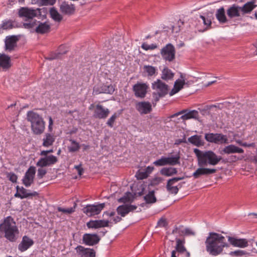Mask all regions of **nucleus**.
<instances>
[{"instance_id": "1", "label": "nucleus", "mask_w": 257, "mask_h": 257, "mask_svg": "<svg viewBox=\"0 0 257 257\" xmlns=\"http://www.w3.org/2000/svg\"><path fill=\"white\" fill-rule=\"evenodd\" d=\"M206 251L213 256L221 254L224 247H228L229 244L225 241V237L221 234L210 232L205 241Z\"/></svg>"}, {"instance_id": "2", "label": "nucleus", "mask_w": 257, "mask_h": 257, "mask_svg": "<svg viewBox=\"0 0 257 257\" xmlns=\"http://www.w3.org/2000/svg\"><path fill=\"white\" fill-rule=\"evenodd\" d=\"M199 167H206L208 165L215 166L222 159L220 156H217L212 151H202L198 149H194Z\"/></svg>"}, {"instance_id": "3", "label": "nucleus", "mask_w": 257, "mask_h": 257, "mask_svg": "<svg viewBox=\"0 0 257 257\" xmlns=\"http://www.w3.org/2000/svg\"><path fill=\"white\" fill-rule=\"evenodd\" d=\"M15 224L11 216L5 218L3 223L0 224V232L5 233V237L10 242L16 241L19 233L18 228Z\"/></svg>"}, {"instance_id": "4", "label": "nucleus", "mask_w": 257, "mask_h": 257, "mask_svg": "<svg viewBox=\"0 0 257 257\" xmlns=\"http://www.w3.org/2000/svg\"><path fill=\"white\" fill-rule=\"evenodd\" d=\"M27 119L31 123V131L33 134H42L45 129V122L43 118L38 113L30 110L27 112Z\"/></svg>"}, {"instance_id": "5", "label": "nucleus", "mask_w": 257, "mask_h": 257, "mask_svg": "<svg viewBox=\"0 0 257 257\" xmlns=\"http://www.w3.org/2000/svg\"><path fill=\"white\" fill-rule=\"evenodd\" d=\"M146 186L145 183L137 185V188L134 190L133 193L126 192L123 196L118 199V202L123 203L133 202L136 197L142 196L145 194Z\"/></svg>"}, {"instance_id": "6", "label": "nucleus", "mask_w": 257, "mask_h": 257, "mask_svg": "<svg viewBox=\"0 0 257 257\" xmlns=\"http://www.w3.org/2000/svg\"><path fill=\"white\" fill-rule=\"evenodd\" d=\"M204 138L206 141L215 144H227L228 140L226 135L219 133H206Z\"/></svg>"}, {"instance_id": "7", "label": "nucleus", "mask_w": 257, "mask_h": 257, "mask_svg": "<svg viewBox=\"0 0 257 257\" xmlns=\"http://www.w3.org/2000/svg\"><path fill=\"white\" fill-rule=\"evenodd\" d=\"M160 53L164 60L172 62L175 59L176 49L173 44L168 43L162 48Z\"/></svg>"}, {"instance_id": "8", "label": "nucleus", "mask_w": 257, "mask_h": 257, "mask_svg": "<svg viewBox=\"0 0 257 257\" xmlns=\"http://www.w3.org/2000/svg\"><path fill=\"white\" fill-rule=\"evenodd\" d=\"M104 203L98 204H88L82 209V211L88 217H92L99 214L101 210L105 207Z\"/></svg>"}, {"instance_id": "9", "label": "nucleus", "mask_w": 257, "mask_h": 257, "mask_svg": "<svg viewBox=\"0 0 257 257\" xmlns=\"http://www.w3.org/2000/svg\"><path fill=\"white\" fill-rule=\"evenodd\" d=\"M180 115H182L179 119L186 120L190 119H198L199 112L196 110H189L188 109H184L182 110L172 114L170 117L174 118Z\"/></svg>"}, {"instance_id": "10", "label": "nucleus", "mask_w": 257, "mask_h": 257, "mask_svg": "<svg viewBox=\"0 0 257 257\" xmlns=\"http://www.w3.org/2000/svg\"><path fill=\"white\" fill-rule=\"evenodd\" d=\"M184 178V177H176L168 180L166 186L167 191L171 194H173L175 195L177 194L179 191V189L182 187V185L183 184L185 183V182L179 183L177 186H173V185L176 182L182 180Z\"/></svg>"}, {"instance_id": "11", "label": "nucleus", "mask_w": 257, "mask_h": 257, "mask_svg": "<svg viewBox=\"0 0 257 257\" xmlns=\"http://www.w3.org/2000/svg\"><path fill=\"white\" fill-rule=\"evenodd\" d=\"M226 14L229 23H231L232 21L235 22V20H241L239 18L242 17L240 11V6L235 4L231 5L227 9Z\"/></svg>"}, {"instance_id": "12", "label": "nucleus", "mask_w": 257, "mask_h": 257, "mask_svg": "<svg viewBox=\"0 0 257 257\" xmlns=\"http://www.w3.org/2000/svg\"><path fill=\"white\" fill-rule=\"evenodd\" d=\"M152 88L154 90H158L157 92L160 96H165L169 90V85L159 79L152 83Z\"/></svg>"}, {"instance_id": "13", "label": "nucleus", "mask_w": 257, "mask_h": 257, "mask_svg": "<svg viewBox=\"0 0 257 257\" xmlns=\"http://www.w3.org/2000/svg\"><path fill=\"white\" fill-rule=\"evenodd\" d=\"M149 88V85L145 83L137 82L133 86V91L137 97L144 98Z\"/></svg>"}, {"instance_id": "14", "label": "nucleus", "mask_w": 257, "mask_h": 257, "mask_svg": "<svg viewBox=\"0 0 257 257\" xmlns=\"http://www.w3.org/2000/svg\"><path fill=\"white\" fill-rule=\"evenodd\" d=\"M101 237L97 233H85L82 236V243L88 246L97 244Z\"/></svg>"}, {"instance_id": "15", "label": "nucleus", "mask_w": 257, "mask_h": 257, "mask_svg": "<svg viewBox=\"0 0 257 257\" xmlns=\"http://www.w3.org/2000/svg\"><path fill=\"white\" fill-rule=\"evenodd\" d=\"M21 38V35H12L7 36L5 41V50L11 52L17 46V43Z\"/></svg>"}, {"instance_id": "16", "label": "nucleus", "mask_w": 257, "mask_h": 257, "mask_svg": "<svg viewBox=\"0 0 257 257\" xmlns=\"http://www.w3.org/2000/svg\"><path fill=\"white\" fill-rule=\"evenodd\" d=\"M77 255L80 257H96V251L93 248L85 247L78 245L75 248Z\"/></svg>"}, {"instance_id": "17", "label": "nucleus", "mask_w": 257, "mask_h": 257, "mask_svg": "<svg viewBox=\"0 0 257 257\" xmlns=\"http://www.w3.org/2000/svg\"><path fill=\"white\" fill-rule=\"evenodd\" d=\"M57 162V158L53 155H50L48 156L41 158L37 163L36 165L38 167L43 168L52 166L56 164Z\"/></svg>"}, {"instance_id": "18", "label": "nucleus", "mask_w": 257, "mask_h": 257, "mask_svg": "<svg viewBox=\"0 0 257 257\" xmlns=\"http://www.w3.org/2000/svg\"><path fill=\"white\" fill-rule=\"evenodd\" d=\"M108 220H90L86 223V226L89 229H96L99 228L109 226Z\"/></svg>"}, {"instance_id": "19", "label": "nucleus", "mask_w": 257, "mask_h": 257, "mask_svg": "<svg viewBox=\"0 0 257 257\" xmlns=\"http://www.w3.org/2000/svg\"><path fill=\"white\" fill-rule=\"evenodd\" d=\"M110 111L100 104H97L93 113V117L96 118L104 119L109 115Z\"/></svg>"}, {"instance_id": "20", "label": "nucleus", "mask_w": 257, "mask_h": 257, "mask_svg": "<svg viewBox=\"0 0 257 257\" xmlns=\"http://www.w3.org/2000/svg\"><path fill=\"white\" fill-rule=\"evenodd\" d=\"M217 170L214 168H207L205 167H199L193 174L195 179L199 178L201 176H208L216 173Z\"/></svg>"}, {"instance_id": "21", "label": "nucleus", "mask_w": 257, "mask_h": 257, "mask_svg": "<svg viewBox=\"0 0 257 257\" xmlns=\"http://www.w3.org/2000/svg\"><path fill=\"white\" fill-rule=\"evenodd\" d=\"M229 244L233 246L244 248L248 245V241L245 238H237L234 236H227Z\"/></svg>"}, {"instance_id": "22", "label": "nucleus", "mask_w": 257, "mask_h": 257, "mask_svg": "<svg viewBox=\"0 0 257 257\" xmlns=\"http://www.w3.org/2000/svg\"><path fill=\"white\" fill-rule=\"evenodd\" d=\"M18 14L20 17H25L28 20L33 19V18L38 16L37 11L27 7L20 9Z\"/></svg>"}, {"instance_id": "23", "label": "nucleus", "mask_w": 257, "mask_h": 257, "mask_svg": "<svg viewBox=\"0 0 257 257\" xmlns=\"http://www.w3.org/2000/svg\"><path fill=\"white\" fill-rule=\"evenodd\" d=\"M176 244L175 246V249L173 250L176 253H178V256L180 255V254L184 252L189 255V251L187 250L185 246V239L184 238H179L176 237L175 239Z\"/></svg>"}, {"instance_id": "24", "label": "nucleus", "mask_w": 257, "mask_h": 257, "mask_svg": "<svg viewBox=\"0 0 257 257\" xmlns=\"http://www.w3.org/2000/svg\"><path fill=\"white\" fill-rule=\"evenodd\" d=\"M34 243L32 239L27 235H24L22 237V240L18 245V249L21 252H24L29 249Z\"/></svg>"}, {"instance_id": "25", "label": "nucleus", "mask_w": 257, "mask_h": 257, "mask_svg": "<svg viewBox=\"0 0 257 257\" xmlns=\"http://www.w3.org/2000/svg\"><path fill=\"white\" fill-rule=\"evenodd\" d=\"M60 11L64 15L71 16L75 13V7L74 4L69 5L68 2L64 1L60 6Z\"/></svg>"}, {"instance_id": "26", "label": "nucleus", "mask_w": 257, "mask_h": 257, "mask_svg": "<svg viewBox=\"0 0 257 257\" xmlns=\"http://www.w3.org/2000/svg\"><path fill=\"white\" fill-rule=\"evenodd\" d=\"M226 13V11L225 10L223 7H221L216 10L215 17L220 24L229 23L228 18H227Z\"/></svg>"}, {"instance_id": "27", "label": "nucleus", "mask_w": 257, "mask_h": 257, "mask_svg": "<svg viewBox=\"0 0 257 257\" xmlns=\"http://www.w3.org/2000/svg\"><path fill=\"white\" fill-rule=\"evenodd\" d=\"M137 110L142 114L149 113L152 110V106L149 102H139L136 105Z\"/></svg>"}, {"instance_id": "28", "label": "nucleus", "mask_w": 257, "mask_h": 257, "mask_svg": "<svg viewBox=\"0 0 257 257\" xmlns=\"http://www.w3.org/2000/svg\"><path fill=\"white\" fill-rule=\"evenodd\" d=\"M244 150L237 146L234 145H229L225 147L221 151L220 154H230L235 153H243Z\"/></svg>"}, {"instance_id": "29", "label": "nucleus", "mask_w": 257, "mask_h": 257, "mask_svg": "<svg viewBox=\"0 0 257 257\" xmlns=\"http://www.w3.org/2000/svg\"><path fill=\"white\" fill-rule=\"evenodd\" d=\"M255 0H252L250 2H248L244 4L242 6H240V11L242 17H243L246 14H250L252 10L256 7L255 5Z\"/></svg>"}, {"instance_id": "30", "label": "nucleus", "mask_w": 257, "mask_h": 257, "mask_svg": "<svg viewBox=\"0 0 257 257\" xmlns=\"http://www.w3.org/2000/svg\"><path fill=\"white\" fill-rule=\"evenodd\" d=\"M93 91L96 94L101 93L112 94L114 91V87L111 84H103L100 87L94 88Z\"/></svg>"}, {"instance_id": "31", "label": "nucleus", "mask_w": 257, "mask_h": 257, "mask_svg": "<svg viewBox=\"0 0 257 257\" xmlns=\"http://www.w3.org/2000/svg\"><path fill=\"white\" fill-rule=\"evenodd\" d=\"M51 31V26L48 22L38 23L35 29V32L40 34L49 33Z\"/></svg>"}, {"instance_id": "32", "label": "nucleus", "mask_w": 257, "mask_h": 257, "mask_svg": "<svg viewBox=\"0 0 257 257\" xmlns=\"http://www.w3.org/2000/svg\"><path fill=\"white\" fill-rule=\"evenodd\" d=\"M28 190L24 188L23 187H21V191L20 192H16L14 196L17 198H19L21 199L27 198L29 197L33 196H38L39 193L37 192L34 191L31 193L27 192Z\"/></svg>"}, {"instance_id": "33", "label": "nucleus", "mask_w": 257, "mask_h": 257, "mask_svg": "<svg viewBox=\"0 0 257 257\" xmlns=\"http://www.w3.org/2000/svg\"><path fill=\"white\" fill-rule=\"evenodd\" d=\"M11 57L5 54L0 55V67L3 69H9L11 67Z\"/></svg>"}, {"instance_id": "34", "label": "nucleus", "mask_w": 257, "mask_h": 257, "mask_svg": "<svg viewBox=\"0 0 257 257\" xmlns=\"http://www.w3.org/2000/svg\"><path fill=\"white\" fill-rule=\"evenodd\" d=\"M188 141L191 144L196 147H199L204 145V142L202 139V136L195 135L188 139Z\"/></svg>"}, {"instance_id": "35", "label": "nucleus", "mask_w": 257, "mask_h": 257, "mask_svg": "<svg viewBox=\"0 0 257 257\" xmlns=\"http://www.w3.org/2000/svg\"><path fill=\"white\" fill-rule=\"evenodd\" d=\"M55 141V136L51 133H46L43 139V146L49 147L52 146Z\"/></svg>"}, {"instance_id": "36", "label": "nucleus", "mask_w": 257, "mask_h": 257, "mask_svg": "<svg viewBox=\"0 0 257 257\" xmlns=\"http://www.w3.org/2000/svg\"><path fill=\"white\" fill-rule=\"evenodd\" d=\"M160 173L163 176L170 177L177 174L178 170L177 168L174 167H164L160 170Z\"/></svg>"}, {"instance_id": "37", "label": "nucleus", "mask_w": 257, "mask_h": 257, "mask_svg": "<svg viewBox=\"0 0 257 257\" xmlns=\"http://www.w3.org/2000/svg\"><path fill=\"white\" fill-rule=\"evenodd\" d=\"M154 190L149 191V193L144 196V199L146 204H153L157 202V199L155 195Z\"/></svg>"}, {"instance_id": "38", "label": "nucleus", "mask_w": 257, "mask_h": 257, "mask_svg": "<svg viewBox=\"0 0 257 257\" xmlns=\"http://www.w3.org/2000/svg\"><path fill=\"white\" fill-rule=\"evenodd\" d=\"M200 18L203 20L204 25L206 26L207 28H211L212 20L214 19L212 13H208L206 16L200 15Z\"/></svg>"}, {"instance_id": "39", "label": "nucleus", "mask_w": 257, "mask_h": 257, "mask_svg": "<svg viewBox=\"0 0 257 257\" xmlns=\"http://www.w3.org/2000/svg\"><path fill=\"white\" fill-rule=\"evenodd\" d=\"M180 156L179 154L175 156L166 157L167 165L175 166L180 164Z\"/></svg>"}, {"instance_id": "40", "label": "nucleus", "mask_w": 257, "mask_h": 257, "mask_svg": "<svg viewBox=\"0 0 257 257\" xmlns=\"http://www.w3.org/2000/svg\"><path fill=\"white\" fill-rule=\"evenodd\" d=\"M174 76V73L169 69L168 67H165L162 70V73L161 75V78L163 80L168 81L173 79Z\"/></svg>"}, {"instance_id": "41", "label": "nucleus", "mask_w": 257, "mask_h": 257, "mask_svg": "<svg viewBox=\"0 0 257 257\" xmlns=\"http://www.w3.org/2000/svg\"><path fill=\"white\" fill-rule=\"evenodd\" d=\"M51 18L55 21L60 22L62 21L63 17L58 12L56 9L54 7L51 8L49 11Z\"/></svg>"}, {"instance_id": "42", "label": "nucleus", "mask_w": 257, "mask_h": 257, "mask_svg": "<svg viewBox=\"0 0 257 257\" xmlns=\"http://www.w3.org/2000/svg\"><path fill=\"white\" fill-rule=\"evenodd\" d=\"M13 23L14 22L11 20L4 21L3 23L0 25V29L7 30L12 29L14 28L19 27L18 25L15 26Z\"/></svg>"}, {"instance_id": "43", "label": "nucleus", "mask_w": 257, "mask_h": 257, "mask_svg": "<svg viewBox=\"0 0 257 257\" xmlns=\"http://www.w3.org/2000/svg\"><path fill=\"white\" fill-rule=\"evenodd\" d=\"M116 211L119 215H120L122 217H124L126 214L128 213L127 208V205H119L116 208Z\"/></svg>"}, {"instance_id": "44", "label": "nucleus", "mask_w": 257, "mask_h": 257, "mask_svg": "<svg viewBox=\"0 0 257 257\" xmlns=\"http://www.w3.org/2000/svg\"><path fill=\"white\" fill-rule=\"evenodd\" d=\"M70 142H71L72 146L68 148L69 151L70 152H75L78 151L80 148V146L79 143L74 140H70Z\"/></svg>"}, {"instance_id": "45", "label": "nucleus", "mask_w": 257, "mask_h": 257, "mask_svg": "<svg viewBox=\"0 0 257 257\" xmlns=\"http://www.w3.org/2000/svg\"><path fill=\"white\" fill-rule=\"evenodd\" d=\"M68 48H67L64 45H61L59 46L58 49L57 50V52L60 58H61L62 56L66 54L68 52Z\"/></svg>"}, {"instance_id": "46", "label": "nucleus", "mask_w": 257, "mask_h": 257, "mask_svg": "<svg viewBox=\"0 0 257 257\" xmlns=\"http://www.w3.org/2000/svg\"><path fill=\"white\" fill-rule=\"evenodd\" d=\"M36 174V168L34 166H30L26 172L25 175L34 180Z\"/></svg>"}, {"instance_id": "47", "label": "nucleus", "mask_w": 257, "mask_h": 257, "mask_svg": "<svg viewBox=\"0 0 257 257\" xmlns=\"http://www.w3.org/2000/svg\"><path fill=\"white\" fill-rule=\"evenodd\" d=\"M144 69L148 73V75L150 76L154 75L157 71L156 68L151 65H145Z\"/></svg>"}, {"instance_id": "48", "label": "nucleus", "mask_w": 257, "mask_h": 257, "mask_svg": "<svg viewBox=\"0 0 257 257\" xmlns=\"http://www.w3.org/2000/svg\"><path fill=\"white\" fill-rule=\"evenodd\" d=\"M38 23H39V21H38L36 20L31 19L29 23H23V27L25 29H30L37 26Z\"/></svg>"}, {"instance_id": "49", "label": "nucleus", "mask_w": 257, "mask_h": 257, "mask_svg": "<svg viewBox=\"0 0 257 257\" xmlns=\"http://www.w3.org/2000/svg\"><path fill=\"white\" fill-rule=\"evenodd\" d=\"M34 180L32 178L24 175L22 183L26 187H29L34 183Z\"/></svg>"}, {"instance_id": "50", "label": "nucleus", "mask_w": 257, "mask_h": 257, "mask_svg": "<svg viewBox=\"0 0 257 257\" xmlns=\"http://www.w3.org/2000/svg\"><path fill=\"white\" fill-rule=\"evenodd\" d=\"M153 164L156 166H164L167 165L166 157H162L160 159L155 161Z\"/></svg>"}, {"instance_id": "51", "label": "nucleus", "mask_w": 257, "mask_h": 257, "mask_svg": "<svg viewBox=\"0 0 257 257\" xmlns=\"http://www.w3.org/2000/svg\"><path fill=\"white\" fill-rule=\"evenodd\" d=\"M184 79L181 80L178 79L174 83V86H176L179 90H181L185 84H187Z\"/></svg>"}, {"instance_id": "52", "label": "nucleus", "mask_w": 257, "mask_h": 257, "mask_svg": "<svg viewBox=\"0 0 257 257\" xmlns=\"http://www.w3.org/2000/svg\"><path fill=\"white\" fill-rule=\"evenodd\" d=\"M56 0H37L40 6H53L56 3Z\"/></svg>"}, {"instance_id": "53", "label": "nucleus", "mask_w": 257, "mask_h": 257, "mask_svg": "<svg viewBox=\"0 0 257 257\" xmlns=\"http://www.w3.org/2000/svg\"><path fill=\"white\" fill-rule=\"evenodd\" d=\"M46 59L48 60H53L54 59H60L59 57L57 51L56 52H51L48 55L47 57H46Z\"/></svg>"}, {"instance_id": "54", "label": "nucleus", "mask_w": 257, "mask_h": 257, "mask_svg": "<svg viewBox=\"0 0 257 257\" xmlns=\"http://www.w3.org/2000/svg\"><path fill=\"white\" fill-rule=\"evenodd\" d=\"M163 181V179L161 177H157L152 179L151 180L150 183L149 184V186H155L159 185L162 181Z\"/></svg>"}, {"instance_id": "55", "label": "nucleus", "mask_w": 257, "mask_h": 257, "mask_svg": "<svg viewBox=\"0 0 257 257\" xmlns=\"http://www.w3.org/2000/svg\"><path fill=\"white\" fill-rule=\"evenodd\" d=\"M142 49L145 50H154L157 48V45L156 44H152L150 45H148L146 43H143L141 46Z\"/></svg>"}, {"instance_id": "56", "label": "nucleus", "mask_w": 257, "mask_h": 257, "mask_svg": "<svg viewBox=\"0 0 257 257\" xmlns=\"http://www.w3.org/2000/svg\"><path fill=\"white\" fill-rule=\"evenodd\" d=\"M117 116L118 115L116 113H114L107 120L106 122L107 125L112 127L113 126L114 122Z\"/></svg>"}, {"instance_id": "57", "label": "nucleus", "mask_w": 257, "mask_h": 257, "mask_svg": "<svg viewBox=\"0 0 257 257\" xmlns=\"http://www.w3.org/2000/svg\"><path fill=\"white\" fill-rule=\"evenodd\" d=\"M247 253L245 251L241 250H237L235 251H231L229 254L232 256H242L245 254H246Z\"/></svg>"}, {"instance_id": "58", "label": "nucleus", "mask_w": 257, "mask_h": 257, "mask_svg": "<svg viewBox=\"0 0 257 257\" xmlns=\"http://www.w3.org/2000/svg\"><path fill=\"white\" fill-rule=\"evenodd\" d=\"M57 210L59 212H62L63 213L67 214H71L75 211V210L73 207H70L68 208H63L61 207H58L57 208Z\"/></svg>"}, {"instance_id": "59", "label": "nucleus", "mask_w": 257, "mask_h": 257, "mask_svg": "<svg viewBox=\"0 0 257 257\" xmlns=\"http://www.w3.org/2000/svg\"><path fill=\"white\" fill-rule=\"evenodd\" d=\"M136 177L138 180H143L147 178L148 177L147 173L145 172H141L138 171L136 174Z\"/></svg>"}, {"instance_id": "60", "label": "nucleus", "mask_w": 257, "mask_h": 257, "mask_svg": "<svg viewBox=\"0 0 257 257\" xmlns=\"http://www.w3.org/2000/svg\"><path fill=\"white\" fill-rule=\"evenodd\" d=\"M7 177L9 178V180L13 183H17L18 176L17 175L13 172L8 173L7 174Z\"/></svg>"}, {"instance_id": "61", "label": "nucleus", "mask_w": 257, "mask_h": 257, "mask_svg": "<svg viewBox=\"0 0 257 257\" xmlns=\"http://www.w3.org/2000/svg\"><path fill=\"white\" fill-rule=\"evenodd\" d=\"M46 173L47 170L41 167L38 169L37 177L39 179H42Z\"/></svg>"}, {"instance_id": "62", "label": "nucleus", "mask_w": 257, "mask_h": 257, "mask_svg": "<svg viewBox=\"0 0 257 257\" xmlns=\"http://www.w3.org/2000/svg\"><path fill=\"white\" fill-rule=\"evenodd\" d=\"M157 224L159 226L165 227L168 225V223L166 219L162 217L158 221Z\"/></svg>"}, {"instance_id": "63", "label": "nucleus", "mask_w": 257, "mask_h": 257, "mask_svg": "<svg viewBox=\"0 0 257 257\" xmlns=\"http://www.w3.org/2000/svg\"><path fill=\"white\" fill-rule=\"evenodd\" d=\"M239 145L241 146L244 147H251V148H255V143H252L250 144H248L246 142H242L241 141H239L238 142Z\"/></svg>"}, {"instance_id": "64", "label": "nucleus", "mask_w": 257, "mask_h": 257, "mask_svg": "<svg viewBox=\"0 0 257 257\" xmlns=\"http://www.w3.org/2000/svg\"><path fill=\"white\" fill-rule=\"evenodd\" d=\"M82 165L80 164L79 165L75 166L74 168L76 169L78 172V174L81 176L84 173V169L81 167Z\"/></svg>"}]
</instances>
